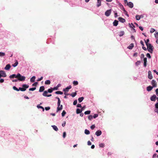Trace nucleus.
Wrapping results in <instances>:
<instances>
[{
	"label": "nucleus",
	"mask_w": 158,
	"mask_h": 158,
	"mask_svg": "<svg viewBox=\"0 0 158 158\" xmlns=\"http://www.w3.org/2000/svg\"><path fill=\"white\" fill-rule=\"evenodd\" d=\"M147 49L148 51L151 53H152L153 49V46L151 44H147Z\"/></svg>",
	"instance_id": "nucleus-1"
},
{
	"label": "nucleus",
	"mask_w": 158,
	"mask_h": 158,
	"mask_svg": "<svg viewBox=\"0 0 158 158\" xmlns=\"http://www.w3.org/2000/svg\"><path fill=\"white\" fill-rule=\"evenodd\" d=\"M17 77L18 80L20 81H24L25 79V77L24 76H22L20 73H18L17 75Z\"/></svg>",
	"instance_id": "nucleus-2"
},
{
	"label": "nucleus",
	"mask_w": 158,
	"mask_h": 158,
	"mask_svg": "<svg viewBox=\"0 0 158 158\" xmlns=\"http://www.w3.org/2000/svg\"><path fill=\"white\" fill-rule=\"evenodd\" d=\"M22 87L23 88L21 87L19 88V90H20L22 91H24L26 90V89L28 88L29 87V85L26 84H23V85Z\"/></svg>",
	"instance_id": "nucleus-3"
},
{
	"label": "nucleus",
	"mask_w": 158,
	"mask_h": 158,
	"mask_svg": "<svg viewBox=\"0 0 158 158\" xmlns=\"http://www.w3.org/2000/svg\"><path fill=\"white\" fill-rule=\"evenodd\" d=\"M6 75L4 71L3 70L0 71V78L1 77H6Z\"/></svg>",
	"instance_id": "nucleus-4"
},
{
	"label": "nucleus",
	"mask_w": 158,
	"mask_h": 158,
	"mask_svg": "<svg viewBox=\"0 0 158 158\" xmlns=\"http://www.w3.org/2000/svg\"><path fill=\"white\" fill-rule=\"evenodd\" d=\"M111 9L106 10L105 12V15L106 16H109L111 14Z\"/></svg>",
	"instance_id": "nucleus-5"
},
{
	"label": "nucleus",
	"mask_w": 158,
	"mask_h": 158,
	"mask_svg": "<svg viewBox=\"0 0 158 158\" xmlns=\"http://www.w3.org/2000/svg\"><path fill=\"white\" fill-rule=\"evenodd\" d=\"M121 9L123 11L124 13L127 15L128 17L129 16V15L127 14V12L125 10V9L123 7V5H121Z\"/></svg>",
	"instance_id": "nucleus-6"
},
{
	"label": "nucleus",
	"mask_w": 158,
	"mask_h": 158,
	"mask_svg": "<svg viewBox=\"0 0 158 158\" xmlns=\"http://www.w3.org/2000/svg\"><path fill=\"white\" fill-rule=\"evenodd\" d=\"M152 84L153 87H157V83L154 80H152Z\"/></svg>",
	"instance_id": "nucleus-7"
},
{
	"label": "nucleus",
	"mask_w": 158,
	"mask_h": 158,
	"mask_svg": "<svg viewBox=\"0 0 158 158\" xmlns=\"http://www.w3.org/2000/svg\"><path fill=\"white\" fill-rule=\"evenodd\" d=\"M72 88V86L71 85H69L68 87H67L65 89H63V91L65 92H68L69 91V89H71Z\"/></svg>",
	"instance_id": "nucleus-8"
},
{
	"label": "nucleus",
	"mask_w": 158,
	"mask_h": 158,
	"mask_svg": "<svg viewBox=\"0 0 158 158\" xmlns=\"http://www.w3.org/2000/svg\"><path fill=\"white\" fill-rule=\"evenodd\" d=\"M148 78L150 79H152L153 78L151 72L150 71H148Z\"/></svg>",
	"instance_id": "nucleus-9"
},
{
	"label": "nucleus",
	"mask_w": 158,
	"mask_h": 158,
	"mask_svg": "<svg viewBox=\"0 0 158 158\" xmlns=\"http://www.w3.org/2000/svg\"><path fill=\"white\" fill-rule=\"evenodd\" d=\"M156 95L155 94H154L150 98V99L151 101H155L156 100Z\"/></svg>",
	"instance_id": "nucleus-10"
},
{
	"label": "nucleus",
	"mask_w": 158,
	"mask_h": 158,
	"mask_svg": "<svg viewBox=\"0 0 158 158\" xmlns=\"http://www.w3.org/2000/svg\"><path fill=\"white\" fill-rule=\"evenodd\" d=\"M95 134L97 136H99L101 135L102 131L101 130H99L96 131Z\"/></svg>",
	"instance_id": "nucleus-11"
},
{
	"label": "nucleus",
	"mask_w": 158,
	"mask_h": 158,
	"mask_svg": "<svg viewBox=\"0 0 158 158\" xmlns=\"http://www.w3.org/2000/svg\"><path fill=\"white\" fill-rule=\"evenodd\" d=\"M127 5L131 8H132L134 6L133 3L131 2H129L128 3H127Z\"/></svg>",
	"instance_id": "nucleus-12"
},
{
	"label": "nucleus",
	"mask_w": 158,
	"mask_h": 158,
	"mask_svg": "<svg viewBox=\"0 0 158 158\" xmlns=\"http://www.w3.org/2000/svg\"><path fill=\"white\" fill-rule=\"evenodd\" d=\"M118 19L120 22L123 23L126 21L125 19L122 17H119Z\"/></svg>",
	"instance_id": "nucleus-13"
},
{
	"label": "nucleus",
	"mask_w": 158,
	"mask_h": 158,
	"mask_svg": "<svg viewBox=\"0 0 158 158\" xmlns=\"http://www.w3.org/2000/svg\"><path fill=\"white\" fill-rule=\"evenodd\" d=\"M101 5V0H97V7H99Z\"/></svg>",
	"instance_id": "nucleus-14"
},
{
	"label": "nucleus",
	"mask_w": 158,
	"mask_h": 158,
	"mask_svg": "<svg viewBox=\"0 0 158 158\" xmlns=\"http://www.w3.org/2000/svg\"><path fill=\"white\" fill-rule=\"evenodd\" d=\"M11 66L10 64H7L5 68V69L6 70H9Z\"/></svg>",
	"instance_id": "nucleus-15"
},
{
	"label": "nucleus",
	"mask_w": 158,
	"mask_h": 158,
	"mask_svg": "<svg viewBox=\"0 0 158 158\" xmlns=\"http://www.w3.org/2000/svg\"><path fill=\"white\" fill-rule=\"evenodd\" d=\"M140 43L143 46L142 48L144 50H146L147 49L144 46V44L143 42L141 40L140 42Z\"/></svg>",
	"instance_id": "nucleus-16"
},
{
	"label": "nucleus",
	"mask_w": 158,
	"mask_h": 158,
	"mask_svg": "<svg viewBox=\"0 0 158 158\" xmlns=\"http://www.w3.org/2000/svg\"><path fill=\"white\" fill-rule=\"evenodd\" d=\"M144 67H146L147 66V58L146 57L144 58Z\"/></svg>",
	"instance_id": "nucleus-17"
},
{
	"label": "nucleus",
	"mask_w": 158,
	"mask_h": 158,
	"mask_svg": "<svg viewBox=\"0 0 158 158\" xmlns=\"http://www.w3.org/2000/svg\"><path fill=\"white\" fill-rule=\"evenodd\" d=\"M153 87L151 86H149L147 88V90L148 91H150L152 90L153 89Z\"/></svg>",
	"instance_id": "nucleus-18"
},
{
	"label": "nucleus",
	"mask_w": 158,
	"mask_h": 158,
	"mask_svg": "<svg viewBox=\"0 0 158 158\" xmlns=\"http://www.w3.org/2000/svg\"><path fill=\"white\" fill-rule=\"evenodd\" d=\"M44 89H45V88L44 86H41L40 87V88L39 91L40 92H42L44 91Z\"/></svg>",
	"instance_id": "nucleus-19"
},
{
	"label": "nucleus",
	"mask_w": 158,
	"mask_h": 158,
	"mask_svg": "<svg viewBox=\"0 0 158 158\" xmlns=\"http://www.w3.org/2000/svg\"><path fill=\"white\" fill-rule=\"evenodd\" d=\"M134 44L132 43V44H130L129 46L127 47V48L130 49H131L133 48L134 47Z\"/></svg>",
	"instance_id": "nucleus-20"
},
{
	"label": "nucleus",
	"mask_w": 158,
	"mask_h": 158,
	"mask_svg": "<svg viewBox=\"0 0 158 158\" xmlns=\"http://www.w3.org/2000/svg\"><path fill=\"white\" fill-rule=\"evenodd\" d=\"M118 21L117 20H115L113 23V25L114 26H117L118 25Z\"/></svg>",
	"instance_id": "nucleus-21"
},
{
	"label": "nucleus",
	"mask_w": 158,
	"mask_h": 158,
	"mask_svg": "<svg viewBox=\"0 0 158 158\" xmlns=\"http://www.w3.org/2000/svg\"><path fill=\"white\" fill-rule=\"evenodd\" d=\"M52 127L53 129L55 131H57L58 130V129L57 127L55 125L52 126Z\"/></svg>",
	"instance_id": "nucleus-22"
},
{
	"label": "nucleus",
	"mask_w": 158,
	"mask_h": 158,
	"mask_svg": "<svg viewBox=\"0 0 158 158\" xmlns=\"http://www.w3.org/2000/svg\"><path fill=\"white\" fill-rule=\"evenodd\" d=\"M82 111V110H80L79 109L77 108L76 110V113L77 114L81 113Z\"/></svg>",
	"instance_id": "nucleus-23"
},
{
	"label": "nucleus",
	"mask_w": 158,
	"mask_h": 158,
	"mask_svg": "<svg viewBox=\"0 0 158 158\" xmlns=\"http://www.w3.org/2000/svg\"><path fill=\"white\" fill-rule=\"evenodd\" d=\"M17 75H16L15 74H13L11 75H10L9 77L10 78H14V77L17 78Z\"/></svg>",
	"instance_id": "nucleus-24"
},
{
	"label": "nucleus",
	"mask_w": 158,
	"mask_h": 158,
	"mask_svg": "<svg viewBox=\"0 0 158 158\" xmlns=\"http://www.w3.org/2000/svg\"><path fill=\"white\" fill-rule=\"evenodd\" d=\"M35 77L34 76H33L30 79V81L31 82H33L35 81Z\"/></svg>",
	"instance_id": "nucleus-25"
},
{
	"label": "nucleus",
	"mask_w": 158,
	"mask_h": 158,
	"mask_svg": "<svg viewBox=\"0 0 158 158\" xmlns=\"http://www.w3.org/2000/svg\"><path fill=\"white\" fill-rule=\"evenodd\" d=\"M63 108V106L62 105H61L59 107H57V111L60 110L62 109Z\"/></svg>",
	"instance_id": "nucleus-26"
},
{
	"label": "nucleus",
	"mask_w": 158,
	"mask_h": 158,
	"mask_svg": "<svg viewBox=\"0 0 158 158\" xmlns=\"http://www.w3.org/2000/svg\"><path fill=\"white\" fill-rule=\"evenodd\" d=\"M84 98L83 97H81L80 98H79L78 99V101L80 103L84 99Z\"/></svg>",
	"instance_id": "nucleus-27"
},
{
	"label": "nucleus",
	"mask_w": 158,
	"mask_h": 158,
	"mask_svg": "<svg viewBox=\"0 0 158 158\" xmlns=\"http://www.w3.org/2000/svg\"><path fill=\"white\" fill-rule=\"evenodd\" d=\"M141 18V16L139 15H136L135 16V18L137 20H140Z\"/></svg>",
	"instance_id": "nucleus-28"
},
{
	"label": "nucleus",
	"mask_w": 158,
	"mask_h": 158,
	"mask_svg": "<svg viewBox=\"0 0 158 158\" xmlns=\"http://www.w3.org/2000/svg\"><path fill=\"white\" fill-rule=\"evenodd\" d=\"M18 61H17V60H16L14 64H12V66L14 67H15L18 65Z\"/></svg>",
	"instance_id": "nucleus-29"
},
{
	"label": "nucleus",
	"mask_w": 158,
	"mask_h": 158,
	"mask_svg": "<svg viewBox=\"0 0 158 158\" xmlns=\"http://www.w3.org/2000/svg\"><path fill=\"white\" fill-rule=\"evenodd\" d=\"M85 133L86 135H89L90 134V132L89 130L87 129H85Z\"/></svg>",
	"instance_id": "nucleus-30"
},
{
	"label": "nucleus",
	"mask_w": 158,
	"mask_h": 158,
	"mask_svg": "<svg viewBox=\"0 0 158 158\" xmlns=\"http://www.w3.org/2000/svg\"><path fill=\"white\" fill-rule=\"evenodd\" d=\"M77 95V93L76 92H73V93H71V95L73 97H75Z\"/></svg>",
	"instance_id": "nucleus-31"
},
{
	"label": "nucleus",
	"mask_w": 158,
	"mask_h": 158,
	"mask_svg": "<svg viewBox=\"0 0 158 158\" xmlns=\"http://www.w3.org/2000/svg\"><path fill=\"white\" fill-rule=\"evenodd\" d=\"M55 94H62L63 93L62 92H61V91H58L56 92Z\"/></svg>",
	"instance_id": "nucleus-32"
},
{
	"label": "nucleus",
	"mask_w": 158,
	"mask_h": 158,
	"mask_svg": "<svg viewBox=\"0 0 158 158\" xmlns=\"http://www.w3.org/2000/svg\"><path fill=\"white\" fill-rule=\"evenodd\" d=\"M48 92L47 91H45L44 92L43 94V95L45 97H47V94L48 93Z\"/></svg>",
	"instance_id": "nucleus-33"
},
{
	"label": "nucleus",
	"mask_w": 158,
	"mask_h": 158,
	"mask_svg": "<svg viewBox=\"0 0 158 158\" xmlns=\"http://www.w3.org/2000/svg\"><path fill=\"white\" fill-rule=\"evenodd\" d=\"M73 84L74 85H76L78 84V82L77 81H74L73 82Z\"/></svg>",
	"instance_id": "nucleus-34"
},
{
	"label": "nucleus",
	"mask_w": 158,
	"mask_h": 158,
	"mask_svg": "<svg viewBox=\"0 0 158 158\" xmlns=\"http://www.w3.org/2000/svg\"><path fill=\"white\" fill-rule=\"evenodd\" d=\"M50 81L49 80L46 81L45 82V84L46 85H49L50 84Z\"/></svg>",
	"instance_id": "nucleus-35"
},
{
	"label": "nucleus",
	"mask_w": 158,
	"mask_h": 158,
	"mask_svg": "<svg viewBox=\"0 0 158 158\" xmlns=\"http://www.w3.org/2000/svg\"><path fill=\"white\" fill-rule=\"evenodd\" d=\"M124 34V32L123 31H121L120 32L119 36L121 37Z\"/></svg>",
	"instance_id": "nucleus-36"
},
{
	"label": "nucleus",
	"mask_w": 158,
	"mask_h": 158,
	"mask_svg": "<svg viewBox=\"0 0 158 158\" xmlns=\"http://www.w3.org/2000/svg\"><path fill=\"white\" fill-rule=\"evenodd\" d=\"M53 91L52 88H51L50 89H48V92L49 93H51Z\"/></svg>",
	"instance_id": "nucleus-37"
},
{
	"label": "nucleus",
	"mask_w": 158,
	"mask_h": 158,
	"mask_svg": "<svg viewBox=\"0 0 158 158\" xmlns=\"http://www.w3.org/2000/svg\"><path fill=\"white\" fill-rule=\"evenodd\" d=\"M37 107L38 108L42 109H43V111H44V109L42 106H40L39 105H38L37 106Z\"/></svg>",
	"instance_id": "nucleus-38"
},
{
	"label": "nucleus",
	"mask_w": 158,
	"mask_h": 158,
	"mask_svg": "<svg viewBox=\"0 0 158 158\" xmlns=\"http://www.w3.org/2000/svg\"><path fill=\"white\" fill-rule=\"evenodd\" d=\"M90 112H91V111L90 110H87V111H85V112L84 114H90Z\"/></svg>",
	"instance_id": "nucleus-39"
},
{
	"label": "nucleus",
	"mask_w": 158,
	"mask_h": 158,
	"mask_svg": "<svg viewBox=\"0 0 158 158\" xmlns=\"http://www.w3.org/2000/svg\"><path fill=\"white\" fill-rule=\"evenodd\" d=\"M141 62L140 61H137L135 63V65L136 66H138L140 64Z\"/></svg>",
	"instance_id": "nucleus-40"
},
{
	"label": "nucleus",
	"mask_w": 158,
	"mask_h": 158,
	"mask_svg": "<svg viewBox=\"0 0 158 158\" xmlns=\"http://www.w3.org/2000/svg\"><path fill=\"white\" fill-rule=\"evenodd\" d=\"M66 114V112L65 111V110H64L63 111V112H62V113L61 114L62 116V117L64 116H65V115Z\"/></svg>",
	"instance_id": "nucleus-41"
},
{
	"label": "nucleus",
	"mask_w": 158,
	"mask_h": 158,
	"mask_svg": "<svg viewBox=\"0 0 158 158\" xmlns=\"http://www.w3.org/2000/svg\"><path fill=\"white\" fill-rule=\"evenodd\" d=\"M13 89L15 90H16L17 91H19V89H18L16 87L14 86L13 87Z\"/></svg>",
	"instance_id": "nucleus-42"
},
{
	"label": "nucleus",
	"mask_w": 158,
	"mask_h": 158,
	"mask_svg": "<svg viewBox=\"0 0 158 158\" xmlns=\"http://www.w3.org/2000/svg\"><path fill=\"white\" fill-rule=\"evenodd\" d=\"M5 55V53L4 52H0V56H3Z\"/></svg>",
	"instance_id": "nucleus-43"
},
{
	"label": "nucleus",
	"mask_w": 158,
	"mask_h": 158,
	"mask_svg": "<svg viewBox=\"0 0 158 158\" xmlns=\"http://www.w3.org/2000/svg\"><path fill=\"white\" fill-rule=\"evenodd\" d=\"M93 118V116L91 115L89 116L88 118L89 120H91Z\"/></svg>",
	"instance_id": "nucleus-44"
},
{
	"label": "nucleus",
	"mask_w": 158,
	"mask_h": 158,
	"mask_svg": "<svg viewBox=\"0 0 158 158\" xmlns=\"http://www.w3.org/2000/svg\"><path fill=\"white\" fill-rule=\"evenodd\" d=\"M100 147L103 148L104 147V144L103 143H100L99 145Z\"/></svg>",
	"instance_id": "nucleus-45"
},
{
	"label": "nucleus",
	"mask_w": 158,
	"mask_h": 158,
	"mask_svg": "<svg viewBox=\"0 0 158 158\" xmlns=\"http://www.w3.org/2000/svg\"><path fill=\"white\" fill-rule=\"evenodd\" d=\"M36 89L35 87H34L32 88H30L29 89V91H34Z\"/></svg>",
	"instance_id": "nucleus-46"
},
{
	"label": "nucleus",
	"mask_w": 158,
	"mask_h": 158,
	"mask_svg": "<svg viewBox=\"0 0 158 158\" xmlns=\"http://www.w3.org/2000/svg\"><path fill=\"white\" fill-rule=\"evenodd\" d=\"M145 43H146V45H147V44H150L149 43H148V42H149V39H147L146 40V41L145 40Z\"/></svg>",
	"instance_id": "nucleus-47"
},
{
	"label": "nucleus",
	"mask_w": 158,
	"mask_h": 158,
	"mask_svg": "<svg viewBox=\"0 0 158 158\" xmlns=\"http://www.w3.org/2000/svg\"><path fill=\"white\" fill-rule=\"evenodd\" d=\"M98 114H95L93 116V118H95L97 117L98 116Z\"/></svg>",
	"instance_id": "nucleus-48"
},
{
	"label": "nucleus",
	"mask_w": 158,
	"mask_h": 158,
	"mask_svg": "<svg viewBox=\"0 0 158 158\" xmlns=\"http://www.w3.org/2000/svg\"><path fill=\"white\" fill-rule=\"evenodd\" d=\"M66 136V133L65 132H64L63 133V137L64 138Z\"/></svg>",
	"instance_id": "nucleus-49"
},
{
	"label": "nucleus",
	"mask_w": 158,
	"mask_h": 158,
	"mask_svg": "<svg viewBox=\"0 0 158 158\" xmlns=\"http://www.w3.org/2000/svg\"><path fill=\"white\" fill-rule=\"evenodd\" d=\"M60 102H61L60 101H59H59H58V102H57L58 107H59L60 106Z\"/></svg>",
	"instance_id": "nucleus-50"
},
{
	"label": "nucleus",
	"mask_w": 158,
	"mask_h": 158,
	"mask_svg": "<svg viewBox=\"0 0 158 158\" xmlns=\"http://www.w3.org/2000/svg\"><path fill=\"white\" fill-rule=\"evenodd\" d=\"M131 24L132 25V27L131 26V24L130 23L129 24V26H130V27H132V28H133V27H135V26L132 23H131Z\"/></svg>",
	"instance_id": "nucleus-51"
},
{
	"label": "nucleus",
	"mask_w": 158,
	"mask_h": 158,
	"mask_svg": "<svg viewBox=\"0 0 158 158\" xmlns=\"http://www.w3.org/2000/svg\"><path fill=\"white\" fill-rule=\"evenodd\" d=\"M146 56L149 58H151L150 55L149 53H148L146 54Z\"/></svg>",
	"instance_id": "nucleus-52"
},
{
	"label": "nucleus",
	"mask_w": 158,
	"mask_h": 158,
	"mask_svg": "<svg viewBox=\"0 0 158 158\" xmlns=\"http://www.w3.org/2000/svg\"><path fill=\"white\" fill-rule=\"evenodd\" d=\"M155 31V30L153 28H151L150 30V32L151 33H153Z\"/></svg>",
	"instance_id": "nucleus-53"
},
{
	"label": "nucleus",
	"mask_w": 158,
	"mask_h": 158,
	"mask_svg": "<svg viewBox=\"0 0 158 158\" xmlns=\"http://www.w3.org/2000/svg\"><path fill=\"white\" fill-rule=\"evenodd\" d=\"M95 127V126L94 125H92V126H91L90 127V128H91V129H94Z\"/></svg>",
	"instance_id": "nucleus-54"
},
{
	"label": "nucleus",
	"mask_w": 158,
	"mask_h": 158,
	"mask_svg": "<svg viewBox=\"0 0 158 158\" xmlns=\"http://www.w3.org/2000/svg\"><path fill=\"white\" fill-rule=\"evenodd\" d=\"M77 100H76L74 101L73 103V104L74 105H75L77 104Z\"/></svg>",
	"instance_id": "nucleus-55"
},
{
	"label": "nucleus",
	"mask_w": 158,
	"mask_h": 158,
	"mask_svg": "<svg viewBox=\"0 0 158 158\" xmlns=\"http://www.w3.org/2000/svg\"><path fill=\"white\" fill-rule=\"evenodd\" d=\"M50 107L49 106L45 107V109L46 110H50Z\"/></svg>",
	"instance_id": "nucleus-56"
},
{
	"label": "nucleus",
	"mask_w": 158,
	"mask_h": 158,
	"mask_svg": "<svg viewBox=\"0 0 158 158\" xmlns=\"http://www.w3.org/2000/svg\"><path fill=\"white\" fill-rule=\"evenodd\" d=\"M77 107H80V108H81L82 107V106H81V104H78L77 105Z\"/></svg>",
	"instance_id": "nucleus-57"
},
{
	"label": "nucleus",
	"mask_w": 158,
	"mask_h": 158,
	"mask_svg": "<svg viewBox=\"0 0 158 158\" xmlns=\"http://www.w3.org/2000/svg\"><path fill=\"white\" fill-rule=\"evenodd\" d=\"M38 84V83L37 82H35L32 85L33 86H36Z\"/></svg>",
	"instance_id": "nucleus-58"
},
{
	"label": "nucleus",
	"mask_w": 158,
	"mask_h": 158,
	"mask_svg": "<svg viewBox=\"0 0 158 158\" xmlns=\"http://www.w3.org/2000/svg\"><path fill=\"white\" fill-rule=\"evenodd\" d=\"M144 55L143 54H142L141 55V56H140V58L141 59H142V58H144Z\"/></svg>",
	"instance_id": "nucleus-59"
},
{
	"label": "nucleus",
	"mask_w": 158,
	"mask_h": 158,
	"mask_svg": "<svg viewBox=\"0 0 158 158\" xmlns=\"http://www.w3.org/2000/svg\"><path fill=\"white\" fill-rule=\"evenodd\" d=\"M155 36L156 38H157L158 37V33L157 32L155 34Z\"/></svg>",
	"instance_id": "nucleus-60"
},
{
	"label": "nucleus",
	"mask_w": 158,
	"mask_h": 158,
	"mask_svg": "<svg viewBox=\"0 0 158 158\" xmlns=\"http://www.w3.org/2000/svg\"><path fill=\"white\" fill-rule=\"evenodd\" d=\"M43 79V77H41L40 78L38 79L37 81H41Z\"/></svg>",
	"instance_id": "nucleus-61"
},
{
	"label": "nucleus",
	"mask_w": 158,
	"mask_h": 158,
	"mask_svg": "<svg viewBox=\"0 0 158 158\" xmlns=\"http://www.w3.org/2000/svg\"><path fill=\"white\" fill-rule=\"evenodd\" d=\"M4 81V80L3 79H0V83H2Z\"/></svg>",
	"instance_id": "nucleus-62"
},
{
	"label": "nucleus",
	"mask_w": 158,
	"mask_h": 158,
	"mask_svg": "<svg viewBox=\"0 0 158 158\" xmlns=\"http://www.w3.org/2000/svg\"><path fill=\"white\" fill-rule=\"evenodd\" d=\"M155 107L158 109V102L156 103L155 105Z\"/></svg>",
	"instance_id": "nucleus-63"
},
{
	"label": "nucleus",
	"mask_w": 158,
	"mask_h": 158,
	"mask_svg": "<svg viewBox=\"0 0 158 158\" xmlns=\"http://www.w3.org/2000/svg\"><path fill=\"white\" fill-rule=\"evenodd\" d=\"M156 94L157 96H158V88L156 89Z\"/></svg>",
	"instance_id": "nucleus-64"
}]
</instances>
